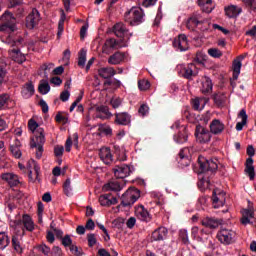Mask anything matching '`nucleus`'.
Instances as JSON below:
<instances>
[{
  "mask_svg": "<svg viewBox=\"0 0 256 256\" xmlns=\"http://www.w3.org/2000/svg\"><path fill=\"white\" fill-rule=\"evenodd\" d=\"M28 128L35 137L31 139L30 147L36 150L37 159L43 157V145H45V130L39 127V124L34 119L28 121Z\"/></svg>",
  "mask_w": 256,
  "mask_h": 256,
  "instance_id": "obj_1",
  "label": "nucleus"
},
{
  "mask_svg": "<svg viewBox=\"0 0 256 256\" xmlns=\"http://www.w3.org/2000/svg\"><path fill=\"white\" fill-rule=\"evenodd\" d=\"M2 19L5 23L0 26V31L4 33V35L1 36V41L10 45V47H17V45L21 44V40L15 41L11 37V33L15 31V18L13 17V14L5 12Z\"/></svg>",
  "mask_w": 256,
  "mask_h": 256,
  "instance_id": "obj_2",
  "label": "nucleus"
},
{
  "mask_svg": "<svg viewBox=\"0 0 256 256\" xmlns=\"http://www.w3.org/2000/svg\"><path fill=\"white\" fill-rule=\"evenodd\" d=\"M177 71L180 77H183L188 81H193V77H197V75H199V70L193 63H189L188 65L180 64L177 66Z\"/></svg>",
  "mask_w": 256,
  "mask_h": 256,
  "instance_id": "obj_3",
  "label": "nucleus"
},
{
  "mask_svg": "<svg viewBox=\"0 0 256 256\" xmlns=\"http://www.w3.org/2000/svg\"><path fill=\"white\" fill-rule=\"evenodd\" d=\"M143 16V9L140 7H133L125 14V21L132 27H135V25L143 23Z\"/></svg>",
  "mask_w": 256,
  "mask_h": 256,
  "instance_id": "obj_4",
  "label": "nucleus"
},
{
  "mask_svg": "<svg viewBox=\"0 0 256 256\" xmlns=\"http://www.w3.org/2000/svg\"><path fill=\"white\" fill-rule=\"evenodd\" d=\"M198 165L200 167V173H214L217 169H219V160L214 159H205V157L200 156L198 158Z\"/></svg>",
  "mask_w": 256,
  "mask_h": 256,
  "instance_id": "obj_5",
  "label": "nucleus"
},
{
  "mask_svg": "<svg viewBox=\"0 0 256 256\" xmlns=\"http://www.w3.org/2000/svg\"><path fill=\"white\" fill-rule=\"evenodd\" d=\"M246 153L249 158L246 160L244 172L248 175L250 181H253L255 179V166H253V158H251L255 156V148L253 145L247 147Z\"/></svg>",
  "mask_w": 256,
  "mask_h": 256,
  "instance_id": "obj_6",
  "label": "nucleus"
},
{
  "mask_svg": "<svg viewBox=\"0 0 256 256\" xmlns=\"http://www.w3.org/2000/svg\"><path fill=\"white\" fill-rule=\"evenodd\" d=\"M137 199H139V190L135 188H129L121 198V205L123 207H131V205H134L137 202Z\"/></svg>",
  "mask_w": 256,
  "mask_h": 256,
  "instance_id": "obj_7",
  "label": "nucleus"
},
{
  "mask_svg": "<svg viewBox=\"0 0 256 256\" xmlns=\"http://www.w3.org/2000/svg\"><path fill=\"white\" fill-rule=\"evenodd\" d=\"M235 236H236L235 231H233L231 229H226V228H222L217 233V239L223 245H231V243H233V241H235Z\"/></svg>",
  "mask_w": 256,
  "mask_h": 256,
  "instance_id": "obj_8",
  "label": "nucleus"
},
{
  "mask_svg": "<svg viewBox=\"0 0 256 256\" xmlns=\"http://www.w3.org/2000/svg\"><path fill=\"white\" fill-rule=\"evenodd\" d=\"M195 137L198 143H209L211 141V132L207 128L197 125L195 130Z\"/></svg>",
  "mask_w": 256,
  "mask_h": 256,
  "instance_id": "obj_9",
  "label": "nucleus"
},
{
  "mask_svg": "<svg viewBox=\"0 0 256 256\" xmlns=\"http://www.w3.org/2000/svg\"><path fill=\"white\" fill-rule=\"evenodd\" d=\"M178 164L183 169L191 165V148H183L178 154Z\"/></svg>",
  "mask_w": 256,
  "mask_h": 256,
  "instance_id": "obj_10",
  "label": "nucleus"
},
{
  "mask_svg": "<svg viewBox=\"0 0 256 256\" xmlns=\"http://www.w3.org/2000/svg\"><path fill=\"white\" fill-rule=\"evenodd\" d=\"M39 21H41V15L39 14V10L34 8L32 9L31 13L26 17L27 29H35V27L39 25Z\"/></svg>",
  "mask_w": 256,
  "mask_h": 256,
  "instance_id": "obj_11",
  "label": "nucleus"
},
{
  "mask_svg": "<svg viewBox=\"0 0 256 256\" xmlns=\"http://www.w3.org/2000/svg\"><path fill=\"white\" fill-rule=\"evenodd\" d=\"M1 179L10 187H19L21 185V179L15 173L7 172L1 174Z\"/></svg>",
  "mask_w": 256,
  "mask_h": 256,
  "instance_id": "obj_12",
  "label": "nucleus"
},
{
  "mask_svg": "<svg viewBox=\"0 0 256 256\" xmlns=\"http://www.w3.org/2000/svg\"><path fill=\"white\" fill-rule=\"evenodd\" d=\"M204 23H208L207 19H203L201 17V14H194L192 15L186 24L187 29H189L190 31H195V29L199 26V25H203Z\"/></svg>",
  "mask_w": 256,
  "mask_h": 256,
  "instance_id": "obj_13",
  "label": "nucleus"
},
{
  "mask_svg": "<svg viewBox=\"0 0 256 256\" xmlns=\"http://www.w3.org/2000/svg\"><path fill=\"white\" fill-rule=\"evenodd\" d=\"M14 225L16 227H21V225H23L26 231H30V232L34 231L35 229V223H33V219L28 214H24L22 216V219L20 220H15Z\"/></svg>",
  "mask_w": 256,
  "mask_h": 256,
  "instance_id": "obj_14",
  "label": "nucleus"
},
{
  "mask_svg": "<svg viewBox=\"0 0 256 256\" xmlns=\"http://www.w3.org/2000/svg\"><path fill=\"white\" fill-rule=\"evenodd\" d=\"M224 13H225V16L228 17V19H235L239 17L241 13H243V8L237 5L231 4L224 7Z\"/></svg>",
  "mask_w": 256,
  "mask_h": 256,
  "instance_id": "obj_15",
  "label": "nucleus"
},
{
  "mask_svg": "<svg viewBox=\"0 0 256 256\" xmlns=\"http://www.w3.org/2000/svg\"><path fill=\"white\" fill-rule=\"evenodd\" d=\"M221 223H223L221 219L211 216H205L201 220V224L203 225V227H207L208 229H218Z\"/></svg>",
  "mask_w": 256,
  "mask_h": 256,
  "instance_id": "obj_16",
  "label": "nucleus"
},
{
  "mask_svg": "<svg viewBox=\"0 0 256 256\" xmlns=\"http://www.w3.org/2000/svg\"><path fill=\"white\" fill-rule=\"evenodd\" d=\"M173 47L178 49V51H187L189 49V42L187 41V36L180 34L173 41Z\"/></svg>",
  "mask_w": 256,
  "mask_h": 256,
  "instance_id": "obj_17",
  "label": "nucleus"
},
{
  "mask_svg": "<svg viewBox=\"0 0 256 256\" xmlns=\"http://www.w3.org/2000/svg\"><path fill=\"white\" fill-rule=\"evenodd\" d=\"M113 171L117 179H125V177H129L131 175V168L127 164L116 166Z\"/></svg>",
  "mask_w": 256,
  "mask_h": 256,
  "instance_id": "obj_18",
  "label": "nucleus"
},
{
  "mask_svg": "<svg viewBox=\"0 0 256 256\" xmlns=\"http://www.w3.org/2000/svg\"><path fill=\"white\" fill-rule=\"evenodd\" d=\"M241 214L242 218L240 219V222L242 225H251L253 223L250 220L255 217V210L253 208H244L241 210Z\"/></svg>",
  "mask_w": 256,
  "mask_h": 256,
  "instance_id": "obj_19",
  "label": "nucleus"
},
{
  "mask_svg": "<svg viewBox=\"0 0 256 256\" xmlns=\"http://www.w3.org/2000/svg\"><path fill=\"white\" fill-rule=\"evenodd\" d=\"M223 131H225V124H223L221 120L214 119L210 123V133H212L213 135H221Z\"/></svg>",
  "mask_w": 256,
  "mask_h": 256,
  "instance_id": "obj_20",
  "label": "nucleus"
},
{
  "mask_svg": "<svg viewBox=\"0 0 256 256\" xmlns=\"http://www.w3.org/2000/svg\"><path fill=\"white\" fill-rule=\"evenodd\" d=\"M122 47H127V45L121 44L115 38H109L105 41L102 49L103 53H107V49H121Z\"/></svg>",
  "mask_w": 256,
  "mask_h": 256,
  "instance_id": "obj_21",
  "label": "nucleus"
},
{
  "mask_svg": "<svg viewBox=\"0 0 256 256\" xmlns=\"http://www.w3.org/2000/svg\"><path fill=\"white\" fill-rule=\"evenodd\" d=\"M135 215L140 221H145L146 223L151 221V214H149V211L144 206H138L135 210Z\"/></svg>",
  "mask_w": 256,
  "mask_h": 256,
  "instance_id": "obj_22",
  "label": "nucleus"
},
{
  "mask_svg": "<svg viewBox=\"0 0 256 256\" xmlns=\"http://www.w3.org/2000/svg\"><path fill=\"white\" fill-rule=\"evenodd\" d=\"M21 95L24 99H30L35 95V86L33 82H27L22 86Z\"/></svg>",
  "mask_w": 256,
  "mask_h": 256,
  "instance_id": "obj_23",
  "label": "nucleus"
},
{
  "mask_svg": "<svg viewBox=\"0 0 256 256\" xmlns=\"http://www.w3.org/2000/svg\"><path fill=\"white\" fill-rule=\"evenodd\" d=\"M100 159L105 163V165H111L113 163V154H111V149L102 148L99 152Z\"/></svg>",
  "mask_w": 256,
  "mask_h": 256,
  "instance_id": "obj_24",
  "label": "nucleus"
},
{
  "mask_svg": "<svg viewBox=\"0 0 256 256\" xmlns=\"http://www.w3.org/2000/svg\"><path fill=\"white\" fill-rule=\"evenodd\" d=\"M125 61V53L123 52H115L108 58L109 65H121Z\"/></svg>",
  "mask_w": 256,
  "mask_h": 256,
  "instance_id": "obj_25",
  "label": "nucleus"
},
{
  "mask_svg": "<svg viewBox=\"0 0 256 256\" xmlns=\"http://www.w3.org/2000/svg\"><path fill=\"white\" fill-rule=\"evenodd\" d=\"M115 117V123L117 125H129L131 123V115L127 112L116 113Z\"/></svg>",
  "mask_w": 256,
  "mask_h": 256,
  "instance_id": "obj_26",
  "label": "nucleus"
},
{
  "mask_svg": "<svg viewBox=\"0 0 256 256\" xmlns=\"http://www.w3.org/2000/svg\"><path fill=\"white\" fill-rule=\"evenodd\" d=\"M98 75L102 79H111V77L117 75V71L113 67H103L98 70Z\"/></svg>",
  "mask_w": 256,
  "mask_h": 256,
  "instance_id": "obj_27",
  "label": "nucleus"
},
{
  "mask_svg": "<svg viewBox=\"0 0 256 256\" xmlns=\"http://www.w3.org/2000/svg\"><path fill=\"white\" fill-rule=\"evenodd\" d=\"M213 91V82L211 81V78L204 76L202 78V87L201 92L203 95H209Z\"/></svg>",
  "mask_w": 256,
  "mask_h": 256,
  "instance_id": "obj_28",
  "label": "nucleus"
},
{
  "mask_svg": "<svg viewBox=\"0 0 256 256\" xmlns=\"http://www.w3.org/2000/svg\"><path fill=\"white\" fill-rule=\"evenodd\" d=\"M10 57L16 63H24L26 61L25 54L21 53V50L13 48L9 50Z\"/></svg>",
  "mask_w": 256,
  "mask_h": 256,
  "instance_id": "obj_29",
  "label": "nucleus"
},
{
  "mask_svg": "<svg viewBox=\"0 0 256 256\" xmlns=\"http://www.w3.org/2000/svg\"><path fill=\"white\" fill-rule=\"evenodd\" d=\"M167 228L165 227H160L152 233V240L153 241H163V239H166L167 237Z\"/></svg>",
  "mask_w": 256,
  "mask_h": 256,
  "instance_id": "obj_30",
  "label": "nucleus"
},
{
  "mask_svg": "<svg viewBox=\"0 0 256 256\" xmlns=\"http://www.w3.org/2000/svg\"><path fill=\"white\" fill-rule=\"evenodd\" d=\"M73 143L76 147H79V134L74 133L72 135V138H71V136H69L67 138L66 143H65V149H66L67 153L71 152V147H72Z\"/></svg>",
  "mask_w": 256,
  "mask_h": 256,
  "instance_id": "obj_31",
  "label": "nucleus"
},
{
  "mask_svg": "<svg viewBox=\"0 0 256 256\" xmlns=\"http://www.w3.org/2000/svg\"><path fill=\"white\" fill-rule=\"evenodd\" d=\"M113 33L116 37L123 38L125 37V33H127V27L123 22H118L113 26Z\"/></svg>",
  "mask_w": 256,
  "mask_h": 256,
  "instance_id": "obj_32",
  "label": "nucleus"
},
{
  "mask_svg": "<svg viewBox=\"0 0 256 256\" xmlns=\"http://www.w3.org/2000/svg\"><path fill=\"white\" fill-rule=\"evenodd\" d=\"M241 67H242L241 58L238 57L232 63L233 79L235 81L239 79V75L241 73Z\"/></svg>",
  "mask_w": 256,
  "mask_h": 256,
  "instance_id": "obj_33",
  "label": "nucleus"
},
{
  "mask_svg": "<svg viewBox=\"0 0 256 256\" xmlns=\"http://www.w3.org/2000/svg\"><path fill=\"white\" fill-rule=\"evenodd\" d=\"M212 201L215 209H219V207H223L225 205V198L223 197V194H219V196H217L216 190L213 191Z\"/></svg>",
  "mask_w": 256,
  "mask_h": 256,
  "instance_id": "obj_34",
  "label": "nucleus"
},
{
  "mask_svg": "<svg viewBox=\"0 0 256 256\" xmlns=\"http://www.w3.org/2000/svg\"><path fill=\"white\" fill-rule=\"evenodd\" d=\"M207 103H209V98H196L192 102L193 109H195V111H202Z\"/></svg>",
  "mask_w": 256,
  "mask_h": 256,
  "instance_id": "obj_35",
  "label": "nucleus"
},
{
  "mask_svg": "<svg viewBox=\"0 0 256 256\" xmlns=\"http://www.w3.org/2000/svg\"><path fill=\"white\" fill-rule=\"evenodd\" d=\"M212 99L216 107H223V105H225V101H227V96L221 92H218L212 95Z\"/></svg>",
  "mask_w": 256,
  "mask_h": 256,
  "instance_id": "obj_36",
  "label": "nucleus"
},
{
  "mask_svg": "<svg viewBox=\"0 0 256 256\" xmlns=\"http://www.w3.org/2000/svg\"><path fill=\"white\" fill-rule=\"evenodd\" d=\"M199 7H201L203 13H211L213 11V7L211 6L213 0H197Z\"/></svg>",
  "mask_w": 256,
  "mask_h": 256,
  "instance_id": "obj_37",
  "label": "nucleus"
},
{
  "mask_svg": "<svg viewBox=\"0 0 256 256\" xmlns=\"http://www.w3.org/2000/svg\"><path fill=\"white\" fill-rule=\"evenodd\" d=\"M121 189V183L117 180L110 181L103 186L104 191H121Z\"/></svg>",
  "mask_w": 256,
  "mask_h": 256,
  "instance_id": "obj_38",
  "label": "nucleus"
},
{
  "mask_svg": "<svg viewBox=\"0 0 256 256\" xmlns=\"http://www.w3.org/2000/svg\"><path fill=\"white\" fill-rule=\"evenodd\" d=\"M188 137L189 134L187 132V128H182V130L176 136H174V141L179 144L187 143Z\"/></svg>",
  "mask_w": 256,
  "mask_h": 256,
  "instance_id": "obj_39",
  "label": "nucleus"
},
{
  "mask_svg": "<svg viewBox=\"0 0 256 256\" xmlns=\"http://www.w3.org/2000/svg\"><path fill=\"white\" fill-rule=\"evenodd\" d=\"M238 117H241L242 121L236 124V131H243V127L247 125V112L245 111V109H242L239 112Z\"/></svg>",
  "mask_w": 256,
  "mask_h": 256,
  "instance_id": "obj_40",
  "label": "nucleus"
},
{
  "mask_svg": "<svg viewBox=\"0 0 256 256\" xmlns=\"http://www.w3.org/2000/svg\"><path fill=\"white\" fill-rule=\"evenodd\" d=\"M86 62H87V50L82 48L78 54V67H81V69L85 68Z\"/></svg>",
  "mask_w": 256,
  "mask_h": 256,
  "instance_id": "obj_41",
  "label": "nucleus"
},
{
  "mask_svg": "<svg viewBox=\"0 0 256 256\" xmlns=\"http://www.w3.org/2000/svg\"><path fill=\"white\" fill-rule=\"evenodd\" d=\"M9 243L11 240L9 239V235L5 232H0V249L3 251L6 247H9Z\"/></svg>",
  "mask_w": 256,
  "mask_h": 256,
  "instance_id": "obj_42",
  "label": "nucleus"
},
{
  "mask_svg": "<svg viewBox=\"0 0 256 256\" xmlns=\"http://www.w3.org/2000/svg\"><path fill=\"white\" fill-rule=\"evenodd\" d=\"M27 169L29 171V177H31V175H33V170H31V169H34V172L36 173V177H39V169L40 168L37 165V162H35V160L28 161Z\"/></svg>",
  "mask_w": 256,
  "mask_h": 256,
  "instance_id": "obj_43",
  "label": "nucleus"
},
{
  "mask_svg": "<svg viewBox=\"0 0 256 256\" xmlns=\"http://www.w3.org/2000/svg\"><path fill=\"white\" fill-rule=\"evenodd\" d=\"M65 19H67V15H65V11L61 10V17L58 22V33H57L58 37H61V35H63Z\"/></svg>",
  "mask_w": 256,
  "mask_h": 256,
  "instance_id": "obj_44",
  "label": "nucleus"
},
{
  "mask_svg": "<svg viewBox=\"0 0 256 256\" xmlns=\"http://www.w3.org/2000/svg\"><path fill=\"white\" fill-rule=\"evenodd\" d=\"M209 185H211L209 178H204V176H200V180L198 182L199 189L201 191H205L206 189H209Z\"/></svg>",
  "mask_w": 256,
  "mask_h": 256,
  "instance_id": "obj_45",
  "label": "nucleus"
},
{
  "mask_svg": "<svg viewBox=\"0 0 256 256\" xmlns=\"http://www.w3.org/2000/svg\"><path fill=\"white\" fill-rule=\"evenodd\" d=\"M12 245L17 253H23V248L21 247V242L19 241V236L15 235L12 237Z\"/></svg>",
  "mask_w": 256,
  "mask_h": 256,
  "instance_id": "obj_46",
  "label": "nucleus"
},
{
  "mask_svg": "<svg viewBox=\"0 0 256 256\" xmlns=\"http://www.w3.org/2000/svg\"><path fill=\"white\" fill-rule=\"evenodd\" d=\"M9 81V72L7 69L0 67V85H3Z\"/></svg>",
  "mask_w": 256,
  "mask_h": 256,
  "instance_id": "obj_47",
  "label": "nucleus"
},
{
  "mask_svg": "<svg viewBox=\"0 0 256 256\" xmlns=\"http://www.w3.org/2000/svg\"><path fill=\"white\" fill-rule=\"evenodd\" d=\"M10 151H11L13 157H15L16 159H21L22 153H21V149L19 148V145L12 144L10 146Z\"/></svg>",
  "mask_w": 256,
  "mask_h": 256,
  "instance_id": "obj_48",
  "label": "nucleus"
},
{
  "mask_svg": "<svg viewBox=\"0 0 256 256\" xmlns=\"http://www.w3.org/2000/svg\"><path fill=\"white\" fill-rule=\"evenodd\" d=\"M110 197H111V194H104V195L100 196L99 197L100 205H102L103 207H109L110 206Z\"/></svg>",
  "mask_w": 256,
  "mask_h": 256,
  "instance_id": "obj_49",
  "label": "nucleus"
},
{
  "mask_svg": "<svg viewBox=\"0 0 256 256\" xmlns=\"http://www.w3.org/2000/svg\"><path fill=\"white\" fill-rule=\"evenodd\" d=\"M208 55H210V57H214L215 59H219V57H223V52L217 48H210L208 50Z\"/></svg>",
  "mask_w": 256,
  "mask_h": 256,
  "instance_id": "obj_50",
  "label": "nucleus"
},
{
  "mask_svg": "<svg viewBox=\"0 0 256 256\" xmlns=\"http://www.w3.org/2000/svg\"><path fill=\"white\" fill-rule=\"evenodd\" d=\"M96 112L97 113H103L108 119L109 117H111V112L109 111V107L108 106H98L96 107Z\"/></svg>",
  "mask_w": 256,
  "mask_h": 256,
  "instance_id": "obj_51",
  "label": "nucleus"
},
{
  "mask_svg": "<svg viewBox=\"0 0 256 256\" xmlns=\"http://www.w3.org/2000/svg\"><path fill=\"white\" fill-rule=\"evenodd\" d=\"M38 251L40 253H43V255L49 256L51 255V248L47 246L46 244H40L37 246Z\"/></svg>",
  "mask_w": 256,
  "mask_h": 256,
  "instance_id": "obj_52",
  "label": "nucleus"
},
{
  "mask_svg": "<svg viewBox=\"0 0 256 256\" xmlns=\"http://www.w3.org/2000/svg\"><path fill=\"white\" fill-rule=\"evenodd\" d=\"M179 237L184 245H189V234L187 233V230H180Z\"/></svg>",
  "mask_w": 256,
  "mask_h": 256,
  "instance_id": "obj_53",
  "label": "nucleus"
},
{
  "mask_svg": "<svg viewBox=\"0 0 256 256\" xmlns=\"http://www.w3.org/2000/svg\"><path fill=\"white\" fill-rule=\"evenodd\" d=\"M55 121L57 123H62V125H66V123H68V121H69V118H67V116L63 115V113L58 112L55 117Z\"/></svg>",
  "mask_w": 256,
  "mask_h": 256,
  "instance_id": "obj_54",
  "label": "nucleus"
},
{
  "mask_svg": "<svg viewBox=\"0 0 256 256\" xmlns=\"http://www.w3.org/2000/svg\"><path fill=\"white\" fill-rule=\"evenodd\" d=\"M38 91L41 93V95H47V93L51 91V86H49V83L40 84Z\"/></svg>",
  "mask_w": 256,
  "mask_h": 256,
  "instance_id": "obj_55",
  "label": "nucleus"
},
{
  "mask_svg": "<svg viewBox=\"0 0 256 256\" xmlns=\"http://www.w3.org/2000/svg\"><path fill=\"white\" fill-rule=\"evenodd\" d=\"M138 87L140 91H147L151 87V83L148 80H140L138 81Z\"/></svg>",
  "mask_w": 256,
  "mask_h": 256,
  "instance_id": "obj_56",
  "label": "nucleus"
},
{
  "mask_svg": "<svg viewBox=\"0 0 256 256\" xmlns=\"http://www.w3.org/2000/svg\"><path fill=\"white\" fill-rule=\"evenodd\" d=\"M9 101V94H0V109H5Z\"/></svg>",
  "mask_w": 256,
  "mask_h": 256,
  "instance_id": "obj_57",
  "label": "nucleus"
},
{
  "mask_svg": "<svg viewBox=\"0 0 256 256\" xmlns=\"http://www.w3.org/2000/svg\"><path fill=\"white\" fill-rule=\"evenodd\" d=\"M61 244L63 247H71L73 245V240L71 239V236L65 235L61 239Z\"/></svg>",
  "mask_w": 256,
  "mask_h": 256,
  "instance_id": "obj_58",
  "label": "nucleus"
},
{
  "mask_svg": "<svg viewBox=\"0 0 256 256\" xmlns=\"http://www.w3.org/2000/svg\"><path fill=\"white\" fill-rule=\"evenodd\" d=\"M121 103H123V100H121V98H112L110 101L113 109H119V107H121Z\"/></svg>",
  "mask_w": 256,
  "mask_h": 256,
  "instance_id": "obj_59",
  "label": "nucleus"
},
{
  "mask_svg": "<svg viewBox=\"0 0 256 256\" xmlns=\"http://www.w3.org/2000/svg\"><path fill=\"white\" fill-rule=\"evenodd\" d=\"M50 256H63V250L59 246H53Z\"/></svg>",
  "mask_w": 256,
  "mask_h": 256,
  "instance_id": "obj_60",
  "label": "nucleus"
},
{
  "mask_svg": "<svg viewBox=\"0 0 256 256\" xmlns=\"http://www.w3.org/2000/svg\"><path fill=\"white\" fill-rule=\"evenodd\" d=\"M64 151H65V147L59 146V145L55 146L54 147V155H55V157H62Z\"/></svg>",
  "mask_w": 256,
  "mask_h": 256,
  "instance_id": "obj_61",
  "label": "nucleus"
},
{
  "mask_svg": "<svg viewBox=\"0 0 256 256\" xmlns=\"http://www.w3.org/2000/svg\"><path fill=\"white\" fill-rule=\"evenodd\" d=\"M87 239H88V245L90 247H94V245H97V238L95 237V234H88Z\"/></svg>",
  "mask_w": 256,
  "mask_h": 256,
  "instance_id": "obj_62",
  "label": "nucleus"
},
{
  "mask_svg": "<svg viewBox=\"0 0 256 256\" xmlns=\"http://www.w3.org/2000/svg\"><path fill=\"white\" fill-rule=\"evenodd\" d=\"M139 3L143 7H153L157 3V0H139Z\"/></svg>",
  "mask_w": 256,
  "mask_h": 256,
  "instance_id": "obj_63",
  "label": "nucleus"
},
{
  "mask_svg": "<svg viewBox=\"0 0 256 256\" xmlns=\"http://www.w3.org/2000/svg\"><path fill=\"white\" fill-rule=\"evenodd\" d=\"M70 251H72L76 256H83V250L79 249V247L75 245L70 246Z\"/></svg>",
  "mask_w": 256,
  "mask_h": 256,
  "instance_id": "obj_64",
  "label": "nucleus"
}]
</instances>
